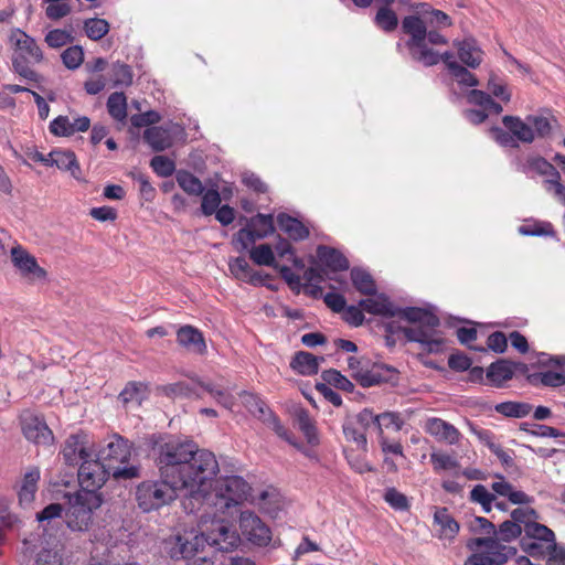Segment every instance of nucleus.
Masks as SVG:
<instances>
[{
    "label": "nucleus",
    "instance_id": "4468645a",
    "mask_svg": "<svg viewBox=\"0 0 565 565\" xmlns=\"http://www.w3.org/2000/svg\"><path fill=\"white\" fill-rule=\"evenodd\" d=\"M131 457V445L119 435L111 436L98 451V459L103 463L124 465Z\"/></svg>",
    "mask_w": 565,
    "mask_h": 565
},
{
    "label": "nucleus",
    "instance_id": "79ce46f5",
    "mask_svg": "<svg viewBox=\"0 0 565 565\" xmlns=\"http://www.w3.org/2000/svg\"><path fill=\"white\" fill-rule=\"evenodd\" d=\"M391 4H384L380 8L375 15L376 25L385 32L394 31L398 25V19L396 13L388 7Z\"/></svg>",
    "mask_w": 565,
    "mask_h": 565
},
{
    "label": "nucleus",
    "instance_id": "603ef678",
    "mask_svg": "<svg viewBox=\"0 0 565 565\" xmlns=\"http://www.w3.org/2000/svg\"><path fill=\"white\" fill-rule=\"evenodd\" d=\"M450 74L460 85L475 87L479 84L477 77L467 68L466 65L463 66L460 63L450 64Z\"/></svg>",
    "mask_w": 565,
    "mask_h": 565
},
{
    "label": "nucleus",
    "instance_id": "c03bdc74",
    "mask_svg": "<svg viewBox=\"0 0 565 565\" xmlns=\"http://www.w3.org/2000/svg\"><path fill=\"white\" fill-rule=\"evenodd\" d=\"M321 377L327 384L333 385L344 392L351 393L354 390L353 383L335 369L323 371Z\"/></svg>",
    "mask_w": 565,
    "mask_h": 565
},
{
    "label": "nucleus",
    "instance_id": "aec40b11",
    "mask_svg": "<svg viewBox=\"0 0 565 565\" xmlns=\"http://www.w3.org/2000/svg\"><path fill=\"white\" fill-rule=\"evenodd\" d=\"M502 124L513 134L518 142L532 143L535 140V132L529 122V116L523 120L518 116L507 115L502 118Z\"/></svg>",
    "mask_w": 565,
    "mask_h": 565
},
{
    "label": "nucleus",
    "instance_id": "7ed1b4c3",
    "mask_svg": "<svg viewBox=\"0 0 565 565\" xmlns=\"http://www.w3.org/2000/svg\"><path fill=\"white\" fill-rule=\"evenodd\" d=\"M396 317L403 318L414 327L404 330L405 338L411 342L420 343L428 353L438 352L443 340L436 337L440 320L434 313L416 307L401 309L397 307Z\"/></svg>",
    "mask_w": 565,
    "mask_h": 565
},
{
    "label": "nucleus",
    "instance_id": "4d7b16f0",
    "mask_svg": "<svg viewBox=\"0 0 565 565\" xmlns=\"http://www.w3.org/2000/svg\"><path fill=\"white\" fill-rule=\"evenodd\" d=\"M150 166L162 178L170 177L175 170L174 162L164 156H154L150 161Z\"/></svg>",
    "mask_w": 565,
    "mask_h": 565
},
{
    "label": "nucleus",
    "instance_id": "f3484780",
    "mask_svg": "<svg viewBox=\"0 0 565 565\" xmlns=\"http://www.w3.org/2000/svg\"><path fill=\"white\" fill-rule=\"evenodd\" d=\"M62 455L65 462L70 466H75L79 460H85L90 457L86 448V435L76 434L71 435L64 444Z\"/></svg>",
    "mask_w": 565,
    "mask_h": 565
},
{
    "label": "nucleus",
    "instance_id": "0e129e2a",
    "mask_svg": "<svg viewBox=\"0 0 565 565\" xmlns=\"http://www.w3.org/2000/svg\"><path fill=\"white\" fill-rule=\"evenodd\" d=\"M161 391L167 396H192L195 395L200 397L199 394L194 392V390L185 382H178L173 384H168L161 387Z\"/></svg>",
    "mask_w": 565,
    "mask_h": 565
},
{
    "label": "nucleus",
    "instance_id": "f257e3e1",
    "mask_svg": "<svg viewBox=\"0 0 565 565\" xmlns=\"http://www.w3.org/2000/svg\"><path fill=\"white\" fill-rule=\"evenodd\" d=\"M149 456L153 459L160 478L185 490L182 501L185 512H199L209 481L218 472L214 454L200 449L192 440L158 437L152 439Z\"/></svg>",
    "mask_w": 565,
    "mask_h": 565
},
{
    "label": "nucleus",
    "instance_id": "774afa93",
    "mask_svg": "<svg viewBox=\"0 0 565 565\" xmlns=\"http://www.w3.org/2000/svg\"><path fill=\"white\" fill-rule=\"evenodd\" d=\"M385 501L396 510H406L408 508L407 498L395 488H390L384 494Z\"/></svg>",
    "mask_w": 565,
    "mask_h": 565
},
{
    "label": "nucleus",
    "instance_id": "4be33fe9",
    "mask_svg": "<svg viewBox=\"0 0 565 565\" xmlns=\"http://www.w3.org/2000/svg\"><path fill=\"white\" fill-rule=\"evenodd\" d=\"M426 430L437 439L450 445L458 443L460 437L459 430L454 425L440 418H429L426 422Z\"/></svg>",
    "mask_w": 565,
    "mask_h": 565
},
{
    "label": "nucleus",
    "instance_id": "7c9ffc66",
    "mask_svg": "<svg viewBox=\"0 0 565 565\" xmlns=\"http://www.w3.org/2000/svg\"><path fill=\"white\" fill-rule=\"evenodd\" d=\"M350 276L352 285L360 294L365 296L376 295V284L369 271L354 267L351 269Z\"/></svg>",
    "mask_w": 565,
    "mask_h": 565
},
{
    "label": "nucleus",
    "instance_id": "1a4fd4ad",
    "mask_svg": "<svg viewBox=\"0 0 565 565\" xmlns=\"http://www.w3.org/2000/svg\"><path fill=\"white\" fill-rule=\"evenodd\" d=\"M206 540L203 532L184 530L164 540V551L173 559H189L203 552Z\"/></svg>",
    "mask_w": 565,
    "mask_h": 565
},
{
    "label": "nucleus",
    "instance_id": "8fccbe9b",
    "mask_svg": "<svg viewBox=\"0 0 565 565\" xmlns=\"http://www.w3.org/2000/svg\"><path fill=\"white\" fill-rule=\"evenodd\" d=\"M196 383L204 388L209 394H211L218 404L224 406L227 409H231L234 405V397L226 393L223 390L216 388L211 382H203L199 379H195Z\"/></svg>",
    "mask_w": 565,
    "mask_h": 565
},
{
    "label": "nucleus",
    "instance_id": "58836bf2",
    "mask_svg": "<svg viewBox=\"0 0 565 565\" xmlns=\"http://www.w3.org/2000/svg\"><path fill=\"white\" fill-rule=\"evenodd\" d=\"M495 411L507 417L522 418L527 416L532 406L523 402H504L495 405Z\"/></svg>",
    "mask_w": 565,
    "mask_h": 565
},
{
    "label": "nucleus",
    "instance_id": "37998d69",
    "mask_svg": "<svg viewBox=\"0 0 565 565\" xmlns=\"http://www.w3.org/2000/svg\"><path fill=\"white\" fill-rule=\"evenodd\" d=\"M84 30L86 35L97 41L104 38L109 31V23L105 19L92 18L84 21Z\"/></svg>",
    "mask_w": 565,
    "mask_h": 565
},
{
    "label": "nucleus",
    "instance_id": "c85d7f7f",
    "mask_svg": "<svg viewBox=\"0 0 565 565\" xmlns=\"http://www.w3.org/2000/svg\"><path fill=\"white\" fill-rule=\"evenodd\" d=\"M434 521L440 527V537L452 540L459 532V523L451 516L447 508H436Z\"/></svg>",
    "mask_w": 565,
    "mask_h": 565
},
{
    "label": "nucleus",
    "instance_id": "6e6552de",
    "mask_svg": "<svg viewBox=\"0 0 565 565\" xmlns=\"http://www.w3.org/2000/svg\"><path fill=\"white\" fill-rule=\"evenodd\" d=\"M348 366L352 377L363 387L387 383L396 379V370L384 364L371 363L370 360L350 356Z\"/></svg>",
    "mask_w": 565,
    "mask_h": 565
},
{
    "label": "nucleus",
    "instance_id": "a19ab883",
    "mask_svg": "<svg viewBox=\"0 0 565 565\" xmlns=\"http://www.w3.org/2000/svg\"><path fill=\"white\" fill-rule=\"evenodd\" d=\"M343 434L349 441L356 444L361 450H366L367 440L365 431L351 419H347L343 424Z\"/></svg>",
    "mask_w": 565,
    "mask_h": 565
},
{
    "label": "nucleus",
    "instance_id": "5701e85b",
    "mask_svg": "<svg viewBox=\"0 0 565 565\" xmlns=\"http://www.w3.org/2000/svg\"><path fill=\"white\" fill-rule=\"evenodd\" d=\"M520 170L523 173L529 174L533 172L541 177H546V179H561L556 168L541 156H529Z\"/></svg>",
    "mask_w": 565,
    "mask_h": 565
},
{
    "label": "nucleus",
    "instance_id": "6ab92c4d",
    "mask_svg": "<svg viewBox=\"0 0 565 565\" xmlns=\"http://www.w3.org/2000/svg\"><path fill=\"white\" fill-rule=\"evenodd\" d=\"M177 340L180 345L188 351L204 354L206 352V344L202 332L190 326H183L177 331Z\"/></svg>",
    "mask_w": 565,
    "mask_h": 565
},
{
    "label": "nucleus",
    "instance_id": "c756f323",
    "mask_svg": "<svg viewBox=\"0 0 565 565\" xmlns=\"http://www.w3.org/2000/svg\"><path fill=\"white\" fill-rule=\"evenodd\" d=\"M487 377L493 385L501 386L513 377L512 361L501 359L491 363L487 370Z\"/></svg>",
    "mask_w": 565,
    "mask_h": 565
},
{
    "label": "nucleus",
    "instance_id": "864d4df0",
    "mask_svg": "<svg viewBox=\"0 0 565 565\" xmlns=\"http://www.w3.org/2000/svg\"><path fill=\"white\" fill-rule=\"evenodd\" d=\"M519 232L527 236H556L553 225L548 222H535L533 224L522 225Z\"/></svg>",
    "mask_w": 565,
    "mask_h": 565
},
{
    "label": "nucleus",
    "instance_id": "3c124183",
    "mask_svg": "<svg viewBox=\"0 0 565 565\" xmlns=\"http://www.w3.org/2000/svg\"><path fill=\"white\" fill-rule=\"evenodd\" d=\"M527 379L531 383H534L539 379L543 385L551 387L565 385V372L547 371L529 375Z\"/></svg>",
    "mask_w": 565,
    "mask_h": 565
},
{
    "label": "nucleus",
    "instance_id": "338daca9",
    "mask_svg": "<svg viewBox=\"0 0 565 565\" xmlns=\"http://www.w3.org/2000/svg\"><path fill=\"white\" fill-rule=\"evenodd\" d=\"M50 131L55 136L68 137L74 134L72 122L66 116H58L50 124Z\"/></svg>",
    "mask_w": 565,
    "mask_h": 565
},
{
    "label": "nucleus",
    "instance_id": "ddd939ff",
    "mask_svg": "<svg viewBox=\"0 0 565 565\" xmlns=\"http://www.w3.org/2000/svg\"><path fill=\"white\" fill-rule=\"evenodd\" d=\"M20 422L28 440L42 445H49L53 440V434L41 416L25 411L21 414Z\"/></svg>",
    "mask_w": 565,
    "mask_h": 565
},
{
    "label": "nucleus",
    "instance_id": "9d476101",
    "mask_svg": "<svg viewBox=\"0 0 565 565\" xmlns=\"http://www.w3.org/2000/svg\"><path fill=\"white\" fill-rule=\"evenodd\" d=\"M206 546L220 552H231L238 546L241 537L236 530L224 520L212 521L211 527L203 532Z\"/></svg>",
    "mask_w": 565,
    "mask_h": 565
},
{
    "label": "nucleus",
    "instance_id": "b1692460",
    "mask_svg": "<svg viewBox=\"0 0 565 565\" xmlns=\"http://www.w3.org/2000/svg\"><path fill=\"white\" fill-rule=\"evenodd\" d=\"M317 257L322 265L332 271H343L349 268V260L341 252L335 248L320 245L317 248Z\"/></svg>",
    "mask_w": 565,
    "mask_h": 565
},
{
    "label": "nucleus",
    "instance_id": "72a5a7b5",
    "mask_svg": "<svg viewBox=\"0 0 565 565\" xmlns=\"http://www.w3.org/2000/svg\"><path fill=\"white\" fill-rule=\"evenodd\" d=\"M109 115L117 121L124 122L127 118V100L124 93L115 92L107 100Z\"/></svg>",
    "mask_w": 565,
    "mask_h": 565
},
{
    "label": "nucleus",
    "instance_id": "f03ea898",
    "mask_svg": "<svg viewBox=\"0 0 565 565\" xmlns=\"http://www.w3.org/2000/svg\"><path fill=\"white\" fill-rule=\"evenodd\" d=\"M522 527L512 520L500 524L497 535L476 537L468 543L470 550L483 547L484 551L470 555L465 565H503L516 554V548L501 543L511 542L522 534Z\"/></svg>",
    "mask_w": 565,
    "mask_h": 565
},
{
    "label": "nucleus",
    "instance_id": "a878e982",
    "mask_svg": "<svg viewBox=\"0 0 565 565\" xmlns=\"http://www.w3.org/2000/svg\"><path fill=\"white\" fill-rule=\"evenodd\" d=\"M49 157H51V166L70 171L73 178L81 180V168L73 151L55 150L50 152Z\"/></svg>",
    "mask_w": 565,
    "mask_h": 565
},
{
    "label": "nucleus",
    "instance_id": "5fc2aeb1",
    "mask_svg": "<svg viewBox=\"0 0 565 565\" xmlns=\"http://www.w3.org/2000/svg\"><path fill=\"white\" fill-rule=\"evenodd\" d=\"M221 204V195L217 190L210 189L202 193L201 211L204 215H212Z\"/></svg>",
    "mask_w": 565,
    "mask_h": 565
},
{
    "label": "nucleus",
    "instance_id": "2eb2a0df",
    "mask_svg": "<svg viewBox=\"0 0 565 565\" xmlns=\"http://www.w3.org/2000/svg\"><path fill=\"white\" fill-rule=\"evenodd\" d=\"M11 259L13 265L24 276H30L34 279H44L46 271L40 267L36 259L29 254L23 247L14 246L11 249Z\"/></svg>",
    "mask_w": 565,
    "mask_h": 565
},
{
    "label": "nucleus",
    "instance_id": "a211bd4d",
    "mask_svg": "<svg viewBox=\"0 0 565 565\" xmlns=\"http://www.w3.org/2000/svg\"><path fill=\"white\" fill-rule=\"evenodd\" d=\"M15 44V51L12 57L22 56L24 61L39 63L43 54L35 41L22 31H18L11 38Z\"/></svg>",
    "mask_w": 565,
    "mask_h": 565
},
{
    "label": "nucleus",
    "instance_id": "20e7f679",
    "mask_svg": "<svg viewBox=\"0 0 565 565\" xmlns=\"http://www.w3.org/2000/svg\"><path fill=\"white\" fill-rule=\"evenodd\" d=\"M212 481L213 479L209 481L201 509L204 505H213L216 512L225 513L230 508L246 500L250 491L249 484L239 476L220 478L215 482L214 492L210 491Z\"/></svg>",
    "mask_w": 565,
    "mask_h": 565
},
{
    "label": "nucleus",
    "instance_id": "cd10ccee",
    "mask_svg": "<svg viewBox=\"0 0 565 565\" xmlns=\"http://www.w3.org/2000/svg\"><path fill=\"white\" fill-rule=\"evenodd\" d=\"M277 223L280 230L294 241H302L309 236V230L300 221L288 214H278Z\"/></svg>",
    "mask_w": 565,
    "mask_h": 565
},
{
    "label": "nucleus",
    "instance_id": "2f4dec72",
    "mask_svg": "<svg viewBox=\"0 0 565 565\" xmlns=\"http://www.w3.org/2000/svg\"><path fill=\"white\" fill-rule=\"evenodd\" d=\"M295 420L298 428L303 433L307 441L311 445L318 444V435L313 419L310 417L307 409L298 407L295 411Z\"/></svg>",
    "mask_w": 565,
    "mask_h": 565
},
{
    "label": "nucleus",
    "instance_id": "6e6d98bb",
    "mask_svg": "<svg viewBox=\"0 0 565 565\" xmlns=\"http://www.w3.org/2000/svg\"><path fill=\"white\" fill-rule=\"evenodd\" d=\"M64 65L70 70L81 66L84 61L83 49L78 45L67 47L61 55Z\"/></svg>",
    "mask_w": 565,
    "mask_h": 565
},
{
    "label": "nucleus",
    "instance_id": "052dcab7",
    "mask_svg": "<svg viewBox=\"0 0 565 565\" xmlns=\"http://www.w3.org/2000/svg\"><path fill=\"white\" fill-rule=\"evenodd\" d=\"M31 63V61L22 60V56L12 57V66L15 73L30 82H39L40 75L29 66Z\"/></svg>",
    "mask_w": 565,
    "mask_h": 565
},
{
    "label": "nucleus",
    "instance_id": "bf43d9fd",
    "mask_svg": "<svg viewBox=\"0 0 565 565\" xmlns=\"http://www.w3.org/2000/svg\"><path fill=\"white\" fill-rule=\"evenodd\" d=\"M74 40L73 35L61 29H55L50 31L45 36V42L50 47L58 49L68 43H72Z\"/></svg>",
    "mask_w": 565,
    "mask_h": 565
},
{
    "label": "nucleus",
    "instance_id": "c9c22d12",
    "mask_svg": "<svg viewBox=\"0 0 565 565\" xmlns=\"http://www.w3.org/2000/svg\"><path fill=\"white\" fill-rule=\"evenodd\" d=\"M525 537L527 540H536L550 542V546H554L555 534L554 532L544 524L537 523L536 520L531 524H526L524 529Z\"/></svg>",
    "mask_w": 565,
    "mask_h": 565
},
{
    "label": "nucleus",
    "instance_id": "9b49d317",
    "mask_svg": "<svg viewBox=\"0 0 565 565\" xmlns=\"http://www.w3.org/2000/svg\"><path fill=\"white\" fill-rule=\"evenodd\" d=\"M108 478V463H103L98 458L97 460L86 458L82 461L78 469V482L82 487L81 492H96Z\"/></svg>",
    "mask_w": 565,
    "mask_h": 565
},
{
    "label": "nucleus",
    "instance_id": "dca6fc26",
    "mask_svg": "<svg viewBox=\"0 0 565 565\" xmlns=\"http://www.w3.org/2000/svg\"><path fill=\"white\" fill-rule=\"evenodd\" d=\"M454 46L457 49V54L461 62L460 64L470 68H477L482 63L483 52L478 46L475 39L467 38L461 41L456 40L454 41Z\"/></svg>",
    "mask_w": 565,
    "mask_h": 565
},
{
    "label": "nucleus",
    "instance_id": "13d9d810",
    "mask_svg": "<svg viewBox=\"0 0 565 565\" xmlns=\"http://www.w3.org/2000/svg\"><path fill=\"white\" fill-rule=\"evenodd\" d=\"M529 122L535 132V137L547 138L552 131L550 118L539 115H529Z\"/></svg>",
    "mask_w": 565,
    "mask_h": 565
},
{
    "label": "nucleus",
    "instance_id": "ea45409f",
    "mask_svg": "<svg viewBox=\"0 0 565 565\" xmlns=\"http://www.w3.org/2000/svg\"><path fill=\"white\" fill-rule=\"evenodd\" d=\"M249 257L255 264L259 266H270L274 268L278 267V264L275 260L274 252L269 244H262L253 247L249 250Z\"/></svg>",
    "mask_w": 565,
    "mask_h": 565
},
{
    "label": "nucleus",
    "instance_id": "4c0bfd02",
    "mask_svg": "<svg viewBox=\"0 0 565 565\" xmlns=\"http://www.w3.org/2000/svg\"><path fill=\"white\" fill-rule=\"evenodd\" d=\"M242 403L256 417L262 420L267 419V415L271 412L267 405L256 395L243 392L241 394Z\"/></svg>",
    "mask_w": 565,
    "mask_h": 565
},
{
    "label": "nucleus",
    "instance_id": "412c9836",
    "mask_svg": "<svg viewBox=\"0 0 565 565\" xmlns=\"http://www.w3.org/2000/svg\"><path fill=\"white\" fill-rule=\"evenodd\" d=\"M373 298L361 299L359 307L369 313L383 316L387 318L396 317L397 307L384 294L374 295Z\"/></svg>",
    "mask_w": 565,
    "mask_h": 565
},
{
    "label": "nucleus",
    "instance_id": "09e8293b",
    "mask_svg": "<svg viewBox=\"0 0 565 565\" xmlns=\"http://www.w3.org/2000/svg\"><path fill=\"white\" fill-rule=\"evenodd\" d=\"M109 477H113L116 481L132 480L140 477L139 466H124L108 463Z\"/></svg>",
    "mask_w": 565,
    "mask_h": 565
},
{
    "label": "nucleus",
    "instance_id": "680f3d73",
    "mask_svg": "<svg viewBox=\"0 0 565 565\" xmlns=\"http://www.w3.org/2000/svg\"><path fill=\"white\" fill-rule=\"evenodd\" d=\"M539 519V513L532 508H516L511 512V520L519 523L523 531L526 524H531Z\"/></svg>",
    "mask_w": 565,
    "mask_h": 565
},
{
    "label": "nucleus",
    "instance_id": "473e14b6",
    "mask_svg": "<svg viewBox=\"0 0 565 565\" xmlns=\"http://www.w3.org/2000/svg\"><path fill=\"white\" fill-rule=\"evenodd\" d=\"M39 479L40 471L38 468H32L24 475L22 486L19 491V499L21 502H31L34 499Z\"/></svg>",
    "mask_w": 565,
    "mask_h": 565
},
{
    "label": "nucleus",
    "instance_id": "0eeeda50",
    "mask_svg": "<svg viewBox=\"0 0 565 565\" xmlns=\"http://www.w3.org/2000/svg\"><path fill=\"white\" fill-rule=\"evenodd\" d=\"M102 504L97 492H76L68 497L65 522L73 531H86L92 523L93 511Z\"/></svg>",
    "mask_w": 565,
    "mask_h": 565
},
{
    "label": "nucleus",
    "instance_id": "a18cd8bd",
    "mask_svg": "<svg viewBox=\"0 0 565 565\" xmlns=\"http://www.w3.org/2000/svg\"><path fill=\"white\" fill-rule=\"evenodd\" d=\"M550 542L536 541V540H521L522 550L532 557L544 558L548 554V548L554 550V546H550Z\"/></svg>",
    "mask_w": 565,
    "mask_h": 565
},
{
    "label": "nucleus",
    "instance_id": "e433bc0d",
    "mask_svg": "<svg viewBox=\"0 0 565 565\" xmlns=\"http://www.w3.org/2000/svg\"><path fill=\"white\" fill-rule=\"evenodd\" d=\"M249 226L256 232V237L265 238L275 231L274 217L271 214L258 213L248 221Z\"/></svg>",
    "mask_w": 565,
    "mask_h": 565
},
{
    "label": "nucleus",
    "instance_id": "f8f14e48",
    "mask_svg": "<svg viewBox=\"0 0 565 565\" xmlns=\"http://www.w3.org/2000/svg\"><path fill=\"white\" fill-rule=\"evenodd\" d=\"M242 534L253 544L258 546L267 545L271 540L269 527L250 511H243L239 516Z\"/></svg>",
    "mask_w": 565,
    "mask_h": 565
},
{
    "label": "nucleus",
    "instance_id": "de8ad7c7",
    "mask_svg": "<svg viewBox=\"0 0 565 565\" xmlns=\"http://www.w3.org/2000/svg\"><path fill=\"white\" fill-rule=\"evenodd\" d=\"M131 67L125 63L116 62L111 66V79L115 86H129L132 83Z\"/></svg>",
    "mask_w": 565,
    "mask_h": 565
},
{
    "label": "nucleus",
    "instance_id": "f704fd0d",
    "mask_svg": "<svg viewBox=\"0 0 565 565\" xmlns=\"http://www.w3.org/2000/svg\"><path fill=\"white\" fill-rule=\"evenodd\" d=\"M177 182L190 195H201L204 192L201 180L189 171H179L177 173Z\"/></svg>",
    "mask_w": 565,
    "mask_h": 565
},
{
    "label": "nucleus",
    "instance_id": "69168bd1",
    "mask_svg": "<svg viewBox=\"0 0 565 565\" xmlns=\"http://www.w3.org/2000/svg\"><path fill=\"white\" fill-rule=\"evenodd\" d=\"M430 461L435 470H449L459 466L454 457L443 452H433L430 455Z\"/></svg>",
    "mask_w": 565,
    "mask_h": 565
},
{
    "label": "nucleus",
    "instance_id": "393cba45",
    "mask_svg": "<svg viewBox=\"0 0 565 565\" xmlns=\"http://www.w3.org/2000/svg\"><path fill=\"white\" fill-rule=\"evenodd\" d=\"M323 361V356L318 358L312 353L299 351L294 355L290 367L301 375L310 376L318 373L319 363Z\"/></svg>",
    "mask_w": 565,
    "mask_h": 565
},
{
    "label": "nucleus",
    "instance_id": "423d86ee",
    "mask_svg": "<svg viewBox=\"0 0 565 565\" xmlns=\"http://www.w3.org/2000/svg\"><path fill=\"white\" fill-rule=\"evenodd\" d=\"M402 30L409 35L406 45L409 50L412 58L425 66L438 64V53L428 47L426 44L427 26L425 22L417 15H407L402 21Z\"/></svg>",
    "mask_w": 565,
    "mask_h": 565
},
{
    "label": "nucleus",
    "instance_id": "e2e57ef3",
    "mask_svg": "<svg viewBox=\"0 0 565 565\" xmlns=\"http://www.w3.org/2000/svg\"><path fill=\"white\" fill-rule=\"evenodd\" d=\"M376 431L380 436L383 434V428L394 427L395 430H399L403 426V420L395 413H383L377 415Z\"/></svg>",
    "mask_w": 565,
    "mask_h": 565
},
{
    "label": "nucleus",
    "instance_id": "39448f33",
    "mask_svg": "<svg viewBox=\"0 0 565 565\" xmlns=\"http://www.w3.org/2000/svg\"><path fill=\"white\" fill-rule=\"evenodd\" d=\"M180 493L185 494V490L179 486L168 482L160 478L154 481H143L136 489V500L138 507L143 512H151L174 501Z\"/></svg>",
    "mask_w": 565,
    "mask_h": 565
},
{
    "label": "nucleus",
    "instance_id": "bb28decb",
    "mask_svg": "<svg viewBox=\"0 0 565 565\" xmlns=\"http://www.w3.org/2000/svg\"><path fill=\"white\" fill-rule=\"evenodd\" d=\"M143 140L156 152L163 151L172 146V138L170 132L162 127H150L143 132Z\"/></svg>",
    "mask_w": 565,
    "mask_h": 565
},
{
    "label": "nucleus",
    "instance_id": "49530a36",
    "mask_svg": "<svg viewBox=\"0 0 565 565\" xmlns=\"http://www.w3.org/2000/svg\"><path fill=\"white\" fill-rule=\"evenodd\" d=\"M470 500L479 503L483 512L489 513L492 502L495 501V495L489 492L483 484H476L470 492Z\"/></svg>",
    "mask_w": 565,
    "mask_h": 565
}]
</instances>
